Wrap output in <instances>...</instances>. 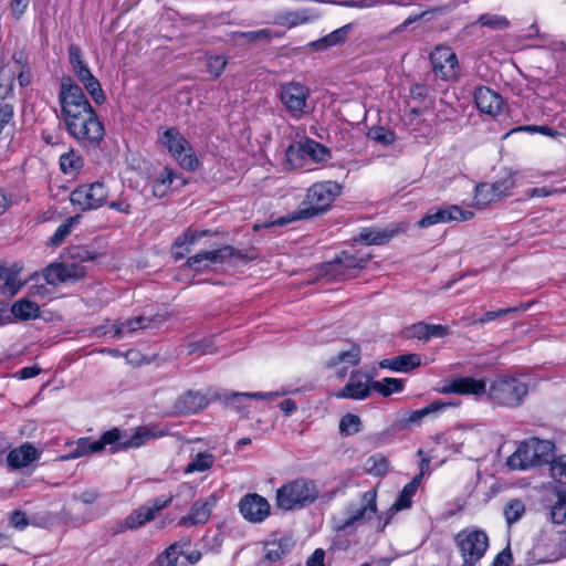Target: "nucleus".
<instances>
[{
	"label": "nucleus",
	"instance_id": "obj_1",
	"mask_svg": "<svg viewBox=\"0 0 566 566\" xmlns=\"http://www.w3.org/2000/svg\"><path fill=\"white\" fill-rule=\"evenodd\" d=\"M339 192L340 186L335 181L316 182L308 188L302 207L289 213L286 217L277 218L273 224L284 226L296 220H305L319 216L328 209Z\"/></svg>",
	"mask_w": 566,
	"mask_h": 566
},
{
	"label": "nucleus",
	"instance_id": "obj_2",
	"mask_svg": "<svg viewBox=\"0 0 566 566\" xmlns=\"http://www.w3.org/2000/svg\"><path fill=\"white\" fill-rule=\"evenodd\" d=\"M163 433L153 428L138 427L133 434L113 428L101 436L99 440L88 439V449L91 454L101 452L106 446H111V451L116 452L130 448H139L148 440L160 437Z\"/></svg>",
	"mask_w": 566,
	"mask_h": 566
},
{
	"label": "nucleus",
	"instance_id": "obj_3",
	"mask_svg": "<svg viewBox=\"0 0 566 566\" xmlns=\"http://www.w3.org/2000/svg\"><path fill=\"white\" fill-rule=\"evenodd\" d=\"M65 128L82 147L96 148L105 137V128L95 109L63 119Z\"/></svg>",
	"mask_w": 566,
	"mask_h": 566
},
{
	"label": "nucleus",
	"instance_id": "obj_4",
	"mask_svg": "<svg viewBox=\"0 0 566 566\" xmlns=\"http://www.w3.org/2000/svg\"><path fill=\"white\" fill-rule=\"evenodd\" d=\"M319 495L315 481L298 478L276 491V505L284 511L300 510L314 503Z\"/></svg>",
	"mask_w": 566,
	"mask_h": 566
},
{
	"label": "nucleus",
	"instance_id": "obj_5",
	"mask_svg": "<svg viewBox=\"0 0 566 566\" xmlns=\"http://www.w3.org/2000/svg\"><path fill=\"white\" fill-rule=\"evenodd\" d=\"M486 392L495 405L514 408L526 397L528 384L516 376H503L496 378Z\"/></svg>",
	"mask_w": 566,
	"mask_h": 566
},
{
	"label": "nucleus",
	"instance_id": "obj_6",
	"mask_svg": "<svg viewBox=\"0 0 566 566\" xmlns=\"http://www.w3.org/2000/svg\"><path fill=\"white\" fill-rule=\"evenodd\" d=\"M159 143L176 159L179 166L186 170H195L199 160L186 137L175 127H167L159 133Z\"/></svg>",
	"mask_w": 566,
	"mask_h": 566
},
{
	"label": "nucleus",
	"instance_id": "obj_7",
	"mask_svg": "<svg viewBox=\"0 0 566 566\" xmlns=\"http://www.w3.org/2000/svg\"><path fill=\"white\" fill-rule=\"evenodd\" d=\"M454 543L462 557V566H475L489 548V536L479 528H464L454 536Z\"/></svg>",
	"mask_w": 566,
	"mask_h": 566
},
{
	"label": "nucleus",
	"instance_id": "obj_8",
	"mask_svg": "<svg viewBox=\"0 0 566 566\" xmlns=\"http://www.w3.org/2000/svg\"><path fill=\"white\" fill-rule=\"evenodd\" d=\"M59 103L63 119L93 109L82 87L71 76L61 78Z\"/></svg>",
	"mask_w": 566,
	"mask_h": 566
},
{
	"label": "nucleus",
	"instance_id": "obj_9",
	"mask_svg": "<svg viewBox=\"0 0 566 566\" xmlns=\"http://www.w3.org/2000/svg\"><path fill=\"white\" fill-rule=\"evenodd\" d=\"M376 491L365 492L358 502L350 503L342 516L335 517L337 531H345L348 527L360 525L370 520L376 513Z\"/></svg>",
	"mask_w": 566,
	"mask_h": 566
},
{
	"label": "nucleus",
	"instance_id": "obj_10",
	"mask_svg": "<svg viewBox=\"0 0 566 566\" xmlns=\"http://www.w3.org/2000/svg\"><path fill=\"white\" fill-rule=\"evenodd\" d=\"M108 190L103 182L81 185L70 195V201L82 211L96 210L106 203Z\"/></svg>",
	"mask_w": 566,
	"mask_h": 566
},
{
	"label": "nucleus",
	"instance_id": "obj_11",
	"mask_svg": "<svg viewBox=\"0 0 566 566\" xmlns=\"http://www.w3.org/2000/svg\"><path fill=\"white\" fill-rule=\"evenodd\" d=\"M430 62L434 75L443 81H455L461 67L454 51L449 46H437L430 53Z\"/></svg>",
	"mask_w": 566,
	"mask_h": 566
},
{
	"label": "nucleus",
	"instance_id": "obj_12",
	"mask_svg": "<svg viewBox=\"0 0 566 566\" xmlns=\"http://www.w3.org/2000/svg\"><path fill=\"white\" fill-rule=\"evenodd\" d=\"M308 97L310 90L298 82L285 83L280 87V99L294 118L303 116Z\"/></svg>",
	"mask_w": 566,
	"mask_h": 566
},
{
	"label": "nucleus",
	"instance_id": "obj_13",
	"mask_svg": "<svg viewBox=\"0 0 566 566\" xmlns=\"http://www.w3.org/2000/svg\"><path fill=\"white\" fill-rule=\"evenodd\" d=\"M232 256L243 258L240 251L234 250L230 245H224L220 249L198 252L188 258L186 265L196 271H203L209 264H220Z\"/></svg>",
	"mask_w": 566,
	"mask_h": 566
},
{
	"label": "nucleus",
	"instance_id": "obj_14",
	"mask_svg": "<svg viewBox=\"0 0 566 566\" xmlns=\"http://www.w3.org/2000/svg\"><path fill=\"white\" fill-rule=\"evenodd\" d=\"M85 276L84 266L76 263H52L45 268L43 277L50 285L76 282Z\"/></svg>",
	"mask_w": 566,
	"mask_h": 566
},
{
	"label": "nucleus",
	"instance_id": "obj_15",
	"mask_svg": "<svg viewBox=\"0 0 566 566\" xmlns=\"http://www.w3.org/2000/svg\"><path fill=\"white\" fill-rule=\"evenodd\" d=\"M438 391L443 395H472L482 396L486 394V382L483 379H475L473 377H459L449 381H444L438 388Z\"/></svg>",
	"mask_w": 566,
	"mask_h": 566
},
{
	"label": "nucleus",
	"instance_id": "obj_16",
	"mask_svg": "<svg viewBox=\"0 0 566 566\" xmlns=\"http://www.w3.org/2000/svg\"><path fill=\"white\" fill-rule=\"evenodd\" d=\"M370 377L360 371L350 374L347 384L335 394L338 399L361 400L367 398L371 392Z\"/></svg>",
	"mask_w": 566,
	"mask_h": 566
},
{
	"label": "nucleus",
	"instance_id": "obj_17",
	"mask_svg": "<svg viewBox=\"0 0 566 566\" xmlns=\"http://www.w3.org/2000/svg\"><path fill=\"white\" fill-rule=\"evenodd\" d=\"M240 512L250 522H262L270 514V504L259 494L245 495L239 504Z\"/></svg>",
	"mask_w": 566,
	"mask_h": 566
},
{
	"label": "nucleus",
	"instance_id": "obj_18",
	"mask_svg": "<svg viewBox=\"0 0 566 566\" xmlns=\"http://www.w3.org/2000/svg\"><path fill=\"white\" fill-rule=\"evenodd\" d=\"M280 392H222L214 394V400H221L224 406L234 408L239 413H244L248 410L247 401L250 399H269L279 397Z\"/></svg>",
	"mask_w": 566,
	"mask_h": 566
},
{
	"label": "nucleus",
	"instance_id": "obj_19",
	"mask_svg": "<svg viewBox=\"0 0 566 566\" xmlns=\"http://www.w3.org/2000/svg\"><path fill=\"white\" fill-rule=\"evenodd\" d=\"M543 545L551 551V559L557 560L566 556V524L551 525L543 532Z\"/></svg>",
	"mask_w": 566,
	"mask_h": 566
},
{
	"label": "nucleus",
	"instance_id": "obj_20",
	"mask_svg": "<svg viewBox=\"0 0 566 566\" xmlns=\"http://www.w3.org/2000/svg\"><path fill=\"white\" fill-rule=\"evenodd\" d=\"M211 400H214L213 396L208 398L200 391L189 390L176 399L174 410L178 415L196 413L205 409Z\"/></svg>",
	"mask_w": 566,
	"mask_h": 566
},
{
	"label": "nucleus",
	"instance_id": "obj_21",
	"mask_svg": "<svg viewBox=\"0 0 566 566\" xmlns=\"http://www.w3.org/2000/svg\"><path fill=\"white\" fill-rule=\"evenodd\" d=\"M308 156L314 161H325L329 157V150L322 144L314 139L306 138L297 144V146H290L286 150V156L291 161L294 156Z\"/></svg>",
	"mask_w": 566,
	"mask_h": 566
},
{
	"label": "nucleus",
	"instance_id": "obj_22",
	"mask_svg": "<svg viewBox=\"0 0 566 566\" xmlns=\"http://www.w3.org/2000/svg\"><path fill=\"white\" fill-rule=\"evenodd\" d=\"M214 504L216 497L213 495L208 496L206 500L196 501L192 504L189 514L179 520V525L190 527L198 524H205L209 520Z\"/></svg>",
	"mask_w": 566,
	"mask_h": 566
},
{
	"label": "nucleus",
	"instance_id": "obj_23",
	"mask_svg": "<svg viewBox=\"0 0 566 566\" xmlns=\"http://www.w3.org/2000/svg\"><path fill=\"white\" fill-rule=\"evenodd\" d=\"M474 101L482 113L490 115H497L503 106L502 96L486 86H481L475 90Z\"/></svg>",
	"mask_w": 566,
	"mask_h": 566
},
{
	"label": "nucleus",
	"instance_id": "obj_24",
	"mask_svg": "<svg viewBox=\"0 0 566 566\" xmlns=\"http://www.w3.org/2000/svg\"><path fill=\"white\" fill-rule=\"evenodd\" d=\"M151 511L147 510L145 505L132 511L124 520L118 521L113 531L114 534L125 533L127 531H135L154 521Z\"/></svg>",
	"mask_w": 566,
	"mask_h": 566
},
{
	"label": "nucleus",
	"instance_id": "obj_25",
	"mask_svg": "<svg viewBox=\"0 0 566 566\" xmlns=\"http://www.w3.org/2000/svg\"><path fill=\"white\" fill-rule=\"evenodd\" d=\"M532 453L528 440L521 442L517 449L507 458L506 465L511 470H526L539 465L538 459Z\"/></svg>",
	"mask_w": 566,
	"mask_h": 566
},
{
	"label": "nucleus",
	"instance_id": "obj_26",
	"mask_svg": "<svg viewBox=\"0 0 566 566\" xmlns=\"http://www.w3.org/2000/svg\"><path fill=\"white\" fill-rule=\"evenodd\" d=\"M210 234L209 230L195 231L188 229L179 235L172 245V255L175 260H181L190 252V247L199 241V239Z\"/></svg>",
	"mask_w": 566,
	"mask_h": 566
},
{
	"label": "nucleus",
	"instance_id": "obj_27",
	"mask_svg": "<svg viewBox=\"0 0 566 566\" xmlns=\"http://www.w3.org/2000/svg\"><path fill=\"white\" fill-rule=\"evenodd\" d=\"M69 60L72 66V70L76 76V78L85 84L90 80H92L94 74L91 72L87 63L84 61L82 50L78 45L72 43L67 48Z\"/></svg>",
	"mask_w": 566,
	"mask_h": 566
},
{
	"label": "nucleus",
	"instance_id": "obj_28",
	"mask_svg": "<svg viewBox=\"0 0 566 566\" xmlns=\"http://www.w3.org/2000/svg\"><path fill=\"white\" fill-rule=\"evenodd\" d=\"M39 458L38 450L30 443H24L19 448L12 449L7 455L8 464L13 469L28 467Z\"/></svg>",
	"mask_w": 566,
	"mask_h": 566
},
{
	"label": "nucleus",
	"instance_id": "obj_29",
	"mask_svg": "<svg viewBox=\"0 0 566 566\" xmlns=\"http://www.w3.org/2000/svg\"><path fill=\"white\" fill-rule=\"evenodd\" d=\"M21 268L17 264L12 266H6L0 264V280L3 281L1 286V293L7 296H14L20 289L22 283L19 280V273Z\"/></svg>",
	"mask_w": 566,
	"mask_h": 566
},
{
	"label": "nucleus",
	"instance_id": "obj_30",
	"mask_svg": "<svg viewBox=\"0 0 566 566\" xmlns=\"http://www.w3.org/2000/svg\"><path fill=\"white\" fill-rule=\"evenodd\" d=\"M294 547L291 537H281L279 539L268 542L264 546V558L271 563L282 560Z\"/></svg>",
	"mask_w": 566,
	"mask_h": 566
},
{
	"label": "nucleus",
	"instance_id": "obj_31",
	"mask_svg": "<svg viewBox=\"0 0 566 566\" xmlns=\"http://www.w3.org/2000/svg\"><path fill=\"white\" fill-rule=\"evenodd\" d=\"M421 364V357L418 354H405L392 358H386L380 361L381 368H388L394 371L407 373Z\"/></svg>",
	"mask_w": 566,
	"mask_h": 566
},
{
	"label": "nucleus",
	"instance_id": "obj_32",
	"mask_svg": "<svg viewBox=\"0 0 566 566\" xmlns=\"http://www.w3.org/2000/svg\"><path fill=\"white\" fill-rule=\"evenodd\" d=\"M457 406L455 403L436 400L426 406L422 409L411 411L406 418L401 420L402 427H409L412 424H419L421 420L430 415L438 413L446 410L448 407Z\"/></svg>",
	"mask_w": 566,
	"mask_h": 566
},
{
	"label": "nucleus",
	"instance_id": "obj_33",
	"mask_svg": "<svg viewBox=\"0 0 566 566\" xmlns=\"http://www.w3.org/2000/svg\"><path fill=\"white\" fill-rule=\"evenodd\" d=\"M176 177L177 174L174 169L165 167L151 181L153 196L156 198H164L167 196Z\"/></svg>",
	"mask_w": 566,
	"mask_h": 566
},
{
	"label": "nucleus",
	"instance_id": "obj_34",
	"mask_svg": "<svg viewBox=\"0 0 566 566\" xmlns=\"http://www.w3.org/2000/svg\"><path fill=\"white\" fill-rule=\"evenodd\" d=\"M10 312L17 319L30 321L39 317L40 307L35 302L28 298H21L11 305Z\"/></svg>",
	"mask_w": 566,
	"mask_h": 566
},
{
	"label": "nucleus",
	"instance_id": "obj_35",
	"mask_svg": "<svg viewBox=\"0 0 566 566\" xmlns=\"http://www.w3.org/2000/svg\"><path fill=\"white\" fill-rule=\"evenodd\" d=\"M339 255L342 256L343 264H345V268L349 271V274H354V276L358 275L359 271L365 268L371 258L370 253L363 251H343Z\"/></svg>",
	"mask_w": 566,
	"mask_h": 566
},
{
	"label": "nucleus",
	"instance_id": "obj_36",
	"mask_svg": "<svg viewBox=\"0 0 566 566\" xmlns=\"http://www.w3.org/2000/svg\"><path fill=\"white\" fill-rule=\"evenodd\" d=\"M422 474H417L409 483H407L400 492L398 499L392 504L391 510L398 512L401 510L409 509L411 506V499L417 493V490L421 483Z\"/></svg>",
	"mask_w": 566,
	"mask_h": 566
},
{
	"label": "nucleus",
	"instance_id": "obj_37",
	"mask_svg": "<svg viewBox=\"0 0 566 566\" xmlns=\"http://www.w3.org/2000/svg\"><path fill=\"white\" fill-rule=\"evenodd\" d=\"M361 350L359 345L352 344L348 349L340 350L336 355L332 356L328 361V367H336L339 364H347L350 366H357L360 361Z\"/></svg>",
	"mask_w": 566,
	"mask_h": 566
},
{
	"label": "nucleus",
	"instance_id": "obj_38",
	"mask_svg": "<svg viewBox=\"0 0 566 566\" xmlns=\"http://www.w3.org/2000/svg\"><path fill=\"white\" fill-rule=\"evenodd\" d=\"M190 546V541L185 538L178 543L171 544L157 558L158 566H177L178 557Z\"/></svg>",
	"mask_w": 566,
	"mask_h": 566
},
{
	"label": "nucleus",
	"instance_id": "obj_39",
	"mask_svg": "<svg viewBox=\"0 0 566 566\" xmlns=\"http://www.w3.org/2000/svg\"><path fill=\"white\" fill-rule=\"evenodd\" d=\"M439 223L449 221H467L473 218V212L463 210L459 206L451 205L437 209Z\"/></svg>",
	"mask_w": 566,
	"mask_h": 566
},
{
	"label": "nucleus",
	"instance_id": "obj_40",
	"mask_svg": "<svg viewBox=\"0 0 566 566\" xmlns=\"http://www.w3.org/2000/svg\"><path fill=\"white\" fill-rule=\"evenodd\" d=\"M59 164L64 174L73 175L83 168L84 159L78 151L70 149L60 156Z\"/></svg>",
	"mask_w": 566,
	"mask_h": 566
},
{
	"label": "nucleus",
	"instance_id": "obj_41",
	"mask_svg": "<svg viewBox=\"0 0 566 566\" xmlns=\"http://www.w3.org/2000/svg\"><path fill=\"white\" fill-rule=\"evenodd\" d=\"M216 457L209 452H199L195 458L185 467L184 472L191 474L193 472H206L214 464Z\"/></svg>",
	"mask_w": 566,
	"mask_h": 566
},
{
	"label": "nucleus",
	"instance_id": "obj_42",
	"mask_svg": "<svg viewBox=\"0 0 566 566\" xmlns=\"http://www.w3.org/2000/svg\"><path fill=\"white\" fill-rule=\"evenodd\" d=\"M528 443L532 448V454L538 459L539 465L551 461L554 451V443L549 440L531 438Z\"/></svg>",
	"mask_w": 566,
	"mask_h": 566
},
{
	"label": "nucleus",
	"instance_id": "obj_43",
	"mask_svg": "<svg viewBox=\"0 0 566 566\" xmlns=\"http://www.w3.org/2000/svg\"><path fill=\"white\" fill-rule=\"evenodd\" d=\"M349 29H350V25H344L333 32H331L329 34H327L326 36L317 40V41H314L311 43V45L313 48H315L316 50H324V49H327L329 46H333V45H336V44H339V43H343L347 35H348V32H349Z\"/></svg>",
	"mask_w": 566,
	"mask_h": 566
},
{
	"label": "nucleus",
	"instance_id": "obj_44",
	"mask_svg": "<svg viewBox=\"0 0 566 566\" xmlns=\"http://www.w3.org/2000/svg\"><path fill=\"white\" fill-rule=\"evenodd\" d=\"M371 387L378 394L388 397L391 394L400 392L403 389V384L400 379L386 377L371 382Z\"/></svg>",
	"mask_w": 566,
	"mask_h": 566
},
{
	"label": "nucleus",
	"instance_id": "obj_45",
	"mask_svg": "<svg viewBox=\"0 0 566 566\" xmlns=\"http://www.w3.org/2000/svg\"><path fill=\"white\" fill-rule=\"evenodd\" d=\"M324 273L333 280H348L355 277L343 264L342 256L338 255L332 262L324 264Z\"/></svg>",
	"mask_w": 566,
	"mask_h": 566
},
{
	"label": "nucleus",
	"instance_id": "obj_46",
	"mask_svg": "<svg viewBox=\"0 0 566 566\" xmlns=\"http://www.w3.org/2000/svg\"><path fill=\"white\" fill-rule=\"evenodd\" d=\"M392 237L394 232L388 230L365 229L359 234L360 241L377 245L387 243Z\"/></svg>",
	"mask_w": 566,
	"mask_h": 566
},
{
	"label": "nucleus",
	"instance_id": "obj_47",
	"mask_svg": "<svg viewBox=\"0 0 566 566\" xmlns=\"http://www.w3.org/2000/svg\"><path fill=\"white\" fill-rule=\"evenodd\" d=\"M308 17L306 15V12L304 11H289V12H282L275 17V23L293 28L298 24L306 23L308 21Z\"/></svg>",
	"mask_w": 566,
	"mask_h": 566
},
{
	"label": "nucleus",
	"instance_id": "obj_48",
	"mask_svg": "<svg viewBox=\"0 0 566 566\" xmlns=\"http://www.w3.org/2000/svg\"><path fill=\"white\" fill-rule=\"evenodd\" d=\"M525 513V505L523 501L514 499L509 501L504 506V517L509 526L516 523L522 518Z\"/></svg>",
	"mask_w": 566,
	"mask_h": 566
},
{
	"label": "nucleus",
	"instance_id": "obj_49",
	"mask_svg": "<svg viewBox=\"0 0 566 566\" xmlns=\"http://www.w3.org/2000/svg\"><path fill=\"white\" fill-rule=\"evenodd\" d=\"M552 525L563 526L566 524V492L559 493L556 503L551 509Z\"/></svg>",
	"mask_w": 566,
	"mask_h": 566
},
{
	"label": "nucleus",
	"instance_id": "obj_50",
	"mask_svg": "<svg viewBox=\"0 0 566 566\" xmlns=\"http://www.w3.org/2000/svg\"><path fill=\"white\" fill-rule=\"evenodd\" d=\"M80 216L70 217L61 223L50 239L52 245H60L64 239L71 233L74 224L78 223Z\"/></svg>",
	"mask_w": 566,
	"mask_h": 566
},
{
	"label": "nucleus",
	"instance_id": "obj_51",
	"mask_svg": "<svg viewBox=\"0 0 566 566\" xmlns=\"http://www.w3.org/2000/svg\"><path fill=\"white\" fill-rule=\"evenodd\" d=\"M365 468L370 474L384 475L389 469V462L384 455L374 454L367 459Z\"/></svg>",
	"mask_w": 566,
	"mask_h": 566
},
{
	"label": "nucleus",
	"instance_id": "obj_52",
	"mask_svg": "<svg viewBox=\"0 0 566 566\" xmlns=\"http://www.w3.org/2000/svg\"><path fill=\"white\" fill-rule=\"evenodd\" d=\"M361 430V420L358 416L346 413L339 421V432L344 436H352Z\"/></svg>",
	"mask_w": 566,
	"mask_h": 566
},
{
	"label": "nucleus",
	"instance_id": "obj_53",
	"mask_svg": "<svg viewBox=\"0 0 566 566\" xmlns=\"http://www.w3.org/2000/svg\"><path fill=\"white\" fill-rule=\"evenodd\" d=\"M496 200L499 199L490 184L484 182L475 187L474 202L476 206L484 207Z\"/></svg>",
	"mask_w": 566,
	"mask_h": 566
},
{
	"label": "nucleus",
	"instance_id": "obj_54",
	"mask_svg": "<svg viewBox=\"0 0 566 566\" xmlns=\"http://www.w3.org/2000/svg\"><path fill=\"white\" fill-rule=\"evenodd\" d=\"M478 23L482 27H486L493 30L506 29L510 25V22L505 17L490 13L480 15Z\"/></svg>",
	"mask_w": 566,
	"mask_h": 566
},
{
	"label": "nucleus",
	"instance_id": "obj_55",
	"mask_svg": "<svg viewBox=\"0 0 566 566\" xmlns=\"http://www.w3.org/2000/svg\"><path fill=\"white\" fill-rule=\"evenodd\" d=\"M96 333L99 335L109 334L113 338H123L126 335H130L129 327L126 325V321L112 325H103L96 328Z\"/></svg>",
	"mask_w": 566,
	"mask_h": 566
},
{
	"label": "nucleus",
	"instance_id": "obj_56",
	"mask_svg": "<svg viewBox=\"0 0 566 566\" xmlns=\"http://www.w3.org/2000/svg\"><path fill=\"white\" fill-rule=\"evenodd\" d=\"M530 305H523L521 304L518 307H507V308H501V310H497V311H489L486 312L482 317H480L479 319H474L473 323L474 324H485L488 322H491V321H494L499 317H502L504 315H507L510 313H515L517 312L518 310H527Z\"/></svg>",
	"mask_w": 566,
	"mask_h": 566
},
{
	"label": "nucleus",
	"instance_id": "obj_57",
	"mask_svg": "<svg viewBox=\"0 0 566 566\" xmlns=\"http://www.w3.org/2000/svg\"><path fill=\"white\" fill-rule=\"evenodd\" d=\"M551 475L560 484H566V455H560L551 462Z\"/></svg>",
	"mask_w": 566,
	"mask_h": 566
},
{
	"label": "nucleus",
	"instance_id": "obj_58",
	"mask_svg": "<svg viewBox=\"0 0 566 566\" xmlns=\"http://www.w3.org/2000/svg\"><path fill=\"white\" fill-rule=\"evenodd\" d=\"M515 182L512 175H507L504 178L496 180L493 184H490L492 190L495 191L496 198L501 199L502 197L509 196L510 191L513 189Z\"/></svg>",
	"mask_w": 566,
	"mask_h": 566
},
{
	"label": "nucleus",
	"instance_id": "obj_59",
	"mask_svg": "<svg viewBox=\"0 0 566 566\" xmlns=\"http://www.w3.org/2000/svg\"><path fill=\"white\" fill-rule=\"evenodd\" d=\"M83 86L97 105H101L106 101V96L104 94L102 85L96 77H93L92 80L83 84Z\"/></svg>",
	"mask_w": 566,
	"mask_h": 566
},
{
	"label": "nucleus",
	"instance_id": "obj_60",
	"mask_svg": "<svg viewBox=\"0 0 566 566\" xmlns=\"http://www.w3.org/2000/svg\"><path fill=\"white\" fill-rule=\"evenodd\" d=\"M14 73L0 69V98L4 99L13 91Z\"/></svg>",
	"mask_w": 566,
	"mask_h": 566
},
{
	"label": "nucleus",
	"instance_id": "obj_61",
	"mask_svg": "<svg viewBox=\"0 0 566 566\" xmlns=\"http://www.w3.org/2000/svg\"><path fill=\"white\" fill-rule=\"evenodd\" d=\"M368 136L385 146L391 145L395 142V134L381 126L373 128Z\"/></svg>",
	"mask_w": 566,
	"mask_h": 566
},
{
	"label": "nucleus",
	"instance_id": "obj_62",
	"mask_svg": "<svg viewBox=\"0 0 566 566\" xmlns=\"http://www.w3.org/2000/svg\"><path fill=\"white\" fill-rule=\"evenodd\" d=\"M228 61L223 55H213L208 59L207 70L214 77H219L226 69Z\"/></svg>",
	"mask_w": 566,
	"mask_h": 566
},
{
	"label": "nucleus",
	"instance_id": "obj_63",
	"mask_svg": "<svg viewBox=\"0 0 566 566\" xmlns=\"http://www.w3.org/2000/svg\"><path fill=\"white\" fill-rule=\"evenodd\" d=\"M99 491L97 489L91 488L86 489L80 493H73L72 500L75 502L83 503L85 505L94 504L99 497Z\"/></svg>",
	"mask_w": 566,
	"mask_h": 566
},
{
	"label": "nucleus",
	"instance_id": "obj_64",
	"mask_svg": "<svg viewBox=\"0 0 566 566\" xmlns=\"http://www.w3.org/2000/svg\"><path fill=\"white\" fill-rule=\"evenodd\" d=\"M408 337L417 338L419 340H429L428 324L424 322H418L407 328Z\"/></svg>",
	"mask_w": 566,
	"mask_h": 566
}]
</instances>
